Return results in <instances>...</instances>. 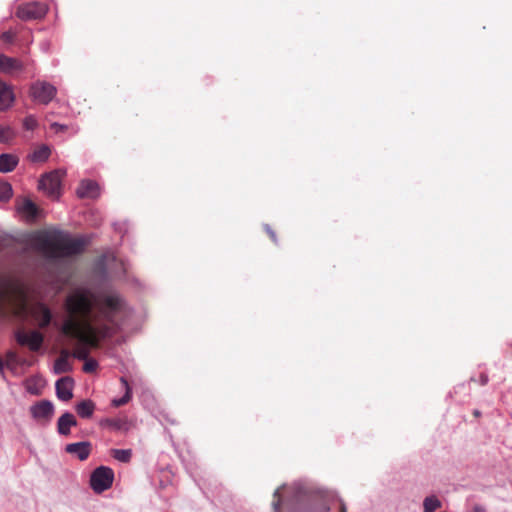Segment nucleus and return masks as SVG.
Listing matches in <instances>:
<instances>
[{
    "mask_svg": "<svg viewBox=\"0 0 512 512\" xmlns=\"http://www.w3.org/2000/svg\"><path fill=\"white\" fill-rule=\"evenodd\" d=\"M65 305L68 318L63 322L61 332L79 341L71 355L79 360H87L90 353L89 347L98 348L102 339L111 336V327L105 323H93L91 319L93 303L86 292L74 291L67 296Z\"/></svg>",
    "mask_w": 512,
    "mask_h": 512,
    "instance_id": "f257e3e1",
    "label": "nucleus"
},
{
    "mask_svg": "<svg viewBox=\"0 0 512 512\" xmlns=\"http://www.w3.org/2000/svg\"><path fill=\"white\" fill-rule=\"evenodd\" d=\"M14 298H18L19 304L17 307L16 314L26 315L30 314L34 321L37 323L39 328H46L52 320V314L50 309L42 304L38 303L32 307H28L25 295L21 284L17 279L12 276L4 275L0 277V315L5 314L6 307L11 303Z\"/></svg>",
    "mask_w": 512,
    "mask_h": 512,
    "instance_id": "f03ea898",
    "label": "nucleus"
},
{
    "mask_svg": "<svg viewBox=\"0 0 512 512\" xmlns=\"http://www.w3.org/2000/svg\"><path fill=\"white\" fill-rule=\"evenodd\" d=\"M33 245L46 258L56 260L81 254L85 248L82 239L72 238L60 231H39L33 237Z\"/></svg>",
    "mask_w": 512,
    "mask_h": 512,
    "instance_id": "7ed1b4c3",
    "label": "nucleus"
},
{
    "mask_svg": "<svg viewBox=\"0 0 512 512\" xmlns=\"http://www.w3.org/2000/svg\"><path fill=\"white\" fill-rule=\"evenodd\" d=\"M88 293L92 300L93 306H95L93 295L87 290H82ZM122 307V299L117 294H108L102 297L101 303L97 305L96 312L93 313L94 307L91 311V319L94 324H108L111 327V335L113 334V327L115 325L114 314L118 312Z\"/></svg>",
    "mask_w": 512,
    "mask_h": 512,
    "instance_id": "20e7f679",
    "label": "nucleus"
},
{
    "mask_svg": "<svg viewBox=\"0 0 512 512\" xmlns=\"http://www.w3.org/2000/svg\"><path fill=\"white\" fill-rule=\"evenodd\" d=\"M64 175L65 173L61 170H54L44 174L39 180V190L52 199H58L61 195V182Z\"/></svg>",
    "mask_w": 512,
    "mask_h": 512,
    "instance_id": "39448f33",
    "label": "nucleus"
},
{
    "mask_svg": "<svg viewBox=\"0 0 512 512\" xmlns=\"http://www.w3.org/2000/svg\"><path fill=\"white\" fill-rule=\"evenodd\" d=\"M56 94V87L47 81L37 80L29 87V96L38 104L48 105Z\"/></svg>",
    "mask_w": 512,
    "mask_h": 512,
    "instance_id": "423d86ee",
    "label": "nucleus"
},
{
    "mask_svg": "<svg viewBox=\"0 0 512 512\" xmlns=\"http://www.w3.org/2000/svg\"><path fill=\"white\" fill-rule=\"evenodd\" d=\"M32 68L35 70V62H25L19 58L0 54V73H4L10 76H17L18 74Z\"/></svg>",
    "mask_w": 512,
    "mask_h": 512,
    "instance_id": "0eeeda50",
    "label": "nucleus"
},
{
    "mask_svg": "<svg viewBox=\"0 0 512 512\" xmlns=\"http://www.w3.org/2000/svg\"><path fill=\"white\" fill-rule=\"evenodd\" d=\"M113 480V470L106 466H100L92 472L90 485L96 493H101L112 486Z\"/></svg>",
    "mask_w": 512,
    "mask_h": 512,
    "instance_id": "6e6552de",
    "label": "nucleus"
},
{
    "mask_svg": "<svg viewBox=\"0 0 512 512\" xmlns=\"http://www.w3.org/2000/svg\"><path fill=\"white\" fill-rule=\"evenodd\" d=\"M321 504L312 509V512H347L346 504L333 491H322Z\"/></svg>",
    "mask_w": 512,
    "mask_h": 512,
    "instance_id": "1a4fd4ad",
    "label": "nucleus"
},
{
    "mask_svg": "<svg viewBox=\"0 0 512 512\" xmlns=\"http://www.w3.org/2000/svg\"><path fill=\"white\" fill-rule=\"evenodd\" d=\"M47 13V7L40 2H30L19 5L16 16L24 21L37 20L43 18Z\"/></svg>",
    "mask_w": 512,
    "mask_h": 512,
    "instance_id": "9d476101",
    "label": "nucleus"
},
{
    "mask_svg": "<svg viewBox=\"0 0 512 512\" xmlns=\"http://www.w3.org/2000/svg\"><path fill=\"white\" fill-rule=\"evenodd\" d=\"M16 341L22 346H27L31 351L37 352L42 347L44 336L36 330H18L15 334Z\"/></svg>",
    "mask_w": 512,
    "mask_h": 512,
    "instance_id": "9b49d317",
    "label": "nucleus"
},
{
    "mask_svg": "<svg viewBox=\"0 0 512 512\" xmlns=\"http://www.w3.org/2000/svg\"><path fill=\"white\" fill-rule=\"evenodd\" d=\"M30 411L34 419L48 422L53 416L54 406L50 401L42 400L33 405Z\"/></svg>",
    "mask_w": 512,
    "mask_h": 512,
    "instance_id": "f8f14e48",
    "label": "nucleus"
},
{
    "mask_svg": "<svg viewBox=\"0 0 512 512\" xmlns=\"http://www.w3.org/2000/svg\"><path fill=\"white\" fill-rule=\"evenodd\" d=\"M73 379L70 377H63L56 382V394L62 401H69L73 397Z\"/></svg>",
    "mask_w": 512,
    "mask_h": 512,
    "instance_id": "ddd939ff",
    "label": "nucleus"
},
{
    "mask_svg": "<svg viewBox=\"0 0 512 512\" xmlns=\"http://www.w3.org/2000/svg\"><path fill=\"white\" fill-rule=\"evenodd\" d=\"M79 198H96L99 196V186L95 181L83 180L76 190Z\"/></svg>",
    "mask_w": 512,
    "mask_h": 512,
    "instance_id": "4468645a",
    "label": "nucleus"
},
{
    "mask_svg": "<svg viewBox=\"0 0 512 512\" xmlns=\"http://www.w3.org/2000/svg\"><path fill=\"white\" fill-rule=\"evenodd\" d=\"M66 452L69 454H74L81 461L86 460L91 452V443L90 442H78V443H70L66 445Z\"/></svg>",
    "mask_w": 512,
    "mask_h": 512,
    "instance_id": "2eb2a0df",
    "label": "nucleus"
},
{
    "mask_svg": "<svg viewBox=\"0 0 512 512\" xmlns=\"http://www.w3.org/2000/svg\"><path fill=\"white\" fill-rule=\"evenodd\" d=\"M14 100L12 87L0 79V112L9 109Z\"/></svg>",
    "mask_w": 512,
    "mask_h": 512,
    "instance_id": "dca6fc26",
    "label": "nucleus"
},
{
    "mask_svg": "<svg viewBox=\"0 0 512 512\" xmlns=\"http://www.w3.org/2000/svg\"><path fill=\"white\" fill-rule=\"evenodd\" d=\"M77 425L75 416L72 413L66 412L61 415L57 421V431L61 435H69L70 429Z\"/></svg>",
    "mask_w": 512,
    "mask_h": 512,
    "instance_id": "f3484780",
    "label": "nucleus"
},
{
    "mask_svg": "<svg viewBox=\"0 0 512 512\" xmlns=\"http://www.w3.org/2000/svg\"><path fill=\"white\" fill-rule=\"evenodd\" d=\"M70 356H71V353L66 349H63L60 352L59 357L56 359V361L54 363L55 373L62 374V373L71 371L72 366L69 362Z\"/></svg>",
    "mask_w": 512,
    "mask_h": 512,
    "instance_id": "a211bd4d",
    "label": "nucleus"
},
{
    "mask_svg": "<svg viewBox=\"0 0 512 512\" xmlns=\"http://www.w3.org/2000/svg\"><path fill=\"white\" fill-rule=\"evenodd\" d=\"M18 163V156L10 153H3L0 155V172L9 173L17 167Z\"/></svg>",
    "mask_w": 512,
    "mask_h": 512,
    "instance_id": "6ab92c4d",
    "label": "nucleus"
},
{
    "mask_svg": "<svg viewBox=\"0 0 512 512\" xmlns=\"http://www.w3.org/2000/svg\"><path fill=\"white\" fill-rule=\"evenodd\" d=\"M101 425L114 431H126L128 420L125 417L107 418L101 422Z\"/></svg>",
    "mask_w": 512,
    "mask_h": 512,
    "instance_id": "aec40b11",
    "label": "nucleus"
},
{
    "mask_svg": "<svg viewBox=\"0 0 512 512\" xmlns=\"http://www.w3.org/2000/svg\"><path fill=\"white\" fill-rule=\"evenodd\" d=\"M17 210L30 218H35L38 213L36 204L27 198L17 202Z\"/></svg>",
    "mask_w": 512,
    "mask_h": 512,
    "instance_id": "412c9836",
    "label": "nucleus"
},
{
    "mask_svg": "<svg viewBox=\"0 0 512 512\" xmlns=\"http://www.w3.org/2000/svg\"><path fill=\"white\" fill-rule=\"evenodd\" d=\"M77 414L82 418H90L95 410V404L89 400H82L75 406Z\"/></svg>",
    "mask_w": 512,
    "mask_h": 512,
    "instance_id": "4be33fe9",
    "label": "nucleus"
},
{
    "mask_svg": "<svg viewBox=\"0 0 512 512\" xmlns=\"http://www.w3.org/2000/svg\"><path fill=\"white\" fill-rule=\"evenodd\" d=\"M120 382H121V384L123 385V387L125 389V394H124L123 397H121L119 399L112 400V405L114 407H120V406H123V405L127 404L131 400V397H132V390H131V388H130L126 378L121 377L120 378Z\"/></svg>",
    "mask_w": 512,
    "mask_h": 512,
    "instance_id": "5701e85b",
    "label": "nucleus"
},
{
    "mask_svg": "<svg viewBox=\"0 0 512 512\" xmlns=\"http://www.w3.org/2000/svg\"><path fill=\"white\" fill-rule=\"evenodd\" d=\"M50 154V148L47 145H41L34 150L31 159L34 162H44L49 158Z\"/></svg>",
    "mask_w": 512,
    "mask_h": 512,
    "instance_id": "b1692460",
    "label": "nucleus"
},
{
    "mask_svg": "<svg viewBox=\"0 0 512 512\" xmlns=\"http://www.w3.org/2000/svg\"><path fill=\"white\" fill-rule=\"evenodd\" d=\"M5 364L9 369H14L16 366L19 365H30V363L26 362V360L20 359L14 351L7 352Z\"/></svg>",
    "mask_w": 512,
    "mask_h": 512,
    "instance_id": "393cba45",
    "label": "nucleus"
},
{
    "mask_svg": "<svg viewBox=\"0 0 512 512\" xmlns=\"http://www.w3.org/2000/svg\"><path fill=\"white\" fill-rule=\"evenodd\" d=\"M111 456L122 463H128L132 458V451L131 449H112Z\"/></svg>",
    "mask_w": 512,
    "mask_h": 512,
    "instance_id": "a878e982",
    "label": "nucleus"
},
{
    "mask_svg": "<svg viewBox=\"0 0 512 512\" xmlns=\"http://www.w3.org/2000/svg\"><path fill=\"white\" fill-rule=\"evenodd\" d=\"M441 501L436 496L426 497L423 503L424 512H435L441 508Z\"/></svg>",
    "mask_w": 512,
    "mask_h": 512,
    "instance_id": "bb28decb",
    "label": "nucleus"
},
{
    "mask_svg": "<svg viewBox=\"0 0 512 512\" xmlns=\"http://www.w3.org/2000/svg\"><path fill=\"white\" fill-rule=\"evenodd\" d=\"M13 195L10 183L0 180V201L7 202Z\"/></svg>",
    "mask_w": 512,
    "mask_h": 512,
    "instance_id": "cd10ccee",
    "label": "nucleus"
},
{
    "mask_svg": "<svg viewBox=\"0 0 512 512\" xmlns=\"http://www.w3.org/2000/svg\"><path fill=\"white\" fill-rule=\"evenodd\" d=\"M14 136L15 133L11 127L0 125V143H8Z\"/></svg>",
    "mask_w": 512,
    "mask_h": 512,
    "instance_id": "c85d7f7f",
    "label": "nucleus"
},
{
    "mask_svg": "<svg viewBox=\"0 0 512 512\" xmlns=\"http://www.w3.org/2000/svg\"><path fill=\"white\" fill-rule=\"evenodd\" d=\"M23 127L26 130H34L38 127V121L34 115H28L23 120Z\"/></svg>",
    "mask_w": 512,
    "mask_h": 512,
    "instance_id": "c756f323",
    "label": "nucleus"
},
{
    "mask_svg": "<svg viewBox=\"0 0 512 512\" xmlns=\"http://www.w3.org/2000/svg\"><path fill=\"white\" fill-rule=\"evenodd\" d=\"M98 367V363L96 360L94 359H87L85 360V363H84V366H83V370L86 372V373H93L96 371Z\"/></svg>",
    "mask_w": 512,
    "mask_h": 512,
    "instance_id": "7c9ffc66",
    "label": "nucleus"
},
{
    "mask_svg": "<svg viewBox=\"0 0 512 512\" xmlns=\"http://www.w3.org/2000/svg\"><path fill=\"white\" fill-rule=\"evenodd\" d=\"M273 502H272V506H273V509H274V512H280V507H281V495H280V488L276 489L274 494H273Z\"/></svg>",
    "mask_w": 512,
    "mask_h": 512,
    "instance_id": "2f4dec72",
    "label": "nucleus"
},
{
    "mask_svg": "<svg viewBox=\"0 0 512 512\" xmlns=\"http://www.w3.org/2000/svg\"><path fill=\"white\" fill-rule=\"evenodd\" d=\"M15 39V33L12 31H5L1 34V40L5 43H12Z\"/></svg>",
    "mask_w": 512,
    "mask_h": 512,
    "instance_id": "473e14b6",
    "label": "nucleus"
},
{
    "mask_svg": "<svg viewBox=\"0 0 512 512\" xmlns=\"http://www.w3.org/2000/svg\"><path fill=\"white\" fill-rule=\"evenodd\" d=\"M67 126L63 124H59L57 122H54L51 124V129L55 130V132H63L67 130Z\"/></svg>",
    "mask_w": 512,
    "mask_h": 512,
    "instance_id": "72a5a7b5",
    "label": "nucleus"
},
{
    "mask_svg": "<svg viewBox=\"0 0 512 512\" xmlns=\"http://www.w3.org/2000/svg\"><path fill=\"white\" fill-rule=\"evenodd\" d=\"M266 233L269 235L270 239L273 241V242H276V234L275 232L272 230V228L269 226V225H265L264 227Z\"/></svg>",
    "mask_w": 512,
    "mask_h": 512,
    "instance_id": "f704fd0d",
    "label": "nucleus"
},
{
    "mask_svg": "<svg viewBox=\"0 0 512 512\" xmlns=\"http://www.w3.org/2000/svg\"><path fill=\"white\" fill-rule=\"evenodd\" d=\"M487 382H488V376L486 374H481L480 375V384L485 385V384H487Z\"/></svg>",
    "mask_w": 512,
    "mask_h": 512,
    "instance_id": "c9c22d12",
    "label": "nucleus"
},
{
    "mask_svg": "<svg viewBox=\"0 0 512 512\" xmlns=\"http://www.w3.org/2000/svg\"><path fill=\"white\" fill-rule=\"evenodd\" d=\"M473 415H474L475 417H479V416L481 415V413H480V411H479V410H474Z\"/></svg>",
    "mask_w": 512,
    "mask_h": 512,
    "instance_id": "e433bc0d",
    "label": "nucleus"
},
{
    "mask_svg": "<svg viewBox=\"0 0 512 512\" xmlns=\"http://www.w3.org/2000/svg\"><path fill=\"white\" fill-rule=\"evenodd\" d=\"M3 367H4V363H3V361L0 359V372H2Z\"/></svg>",
    "mask_w": 512,
    "mask_h": 512,
    "instance_id": "4c0bfd02",
    "label": "nucleus"
}]
</instances>
